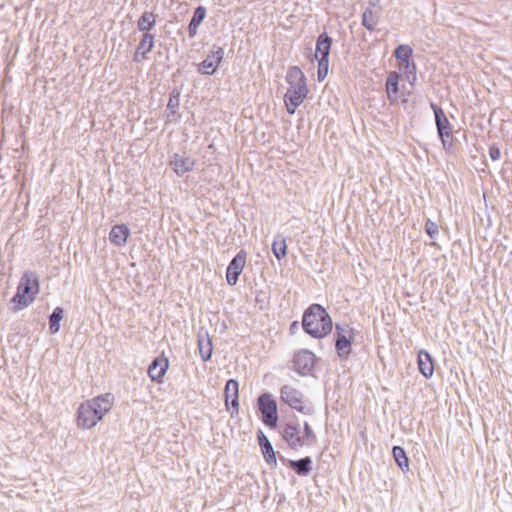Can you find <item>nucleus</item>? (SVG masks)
I'll list each match as a JSON object with an SVG mask.
<instances>
[{"mask_svg": "<svg viewBox=\"0 0 512 512\" xmlns=\"http://www.w3.org/2000/svg\"><path fill=\"white\" fill-rule=\"evenodd\" d=\"M302 328L312 338L322 339L332 332L333 322L322 305L313 303L303 313Z\"/></svg>", "mask_w": 512, "mask_h": 512, "instance_id": "f257e3e1", "label": "nucleus"}, {"mask_svg": "<svg viewBox=\"0 0 512 512\" xmlns=\"http://www.w3.org/2000/svg\"><path fill=\"white\" fill-rule=\"evenodd\" d=\"M286 81L289 87L284 95V103L287 112L293 115L296 109L302 104L308 94V87L306 84V77L298 66L289 68Z\"/></svg>", "mask_w": 512, "mask_h": 512, "instance_id": "f03ea898", "label": "nucleus"}, {"mask_svg": "<svg viewBox=\"0 0 512 512\" xmlns=\"http://www.w3.org/2000/svg\"><path fill=\"white\" fill-rule=\"evenodd\" d=\"M40 285L38 277L33 272H25L20 279L15 295L11 298V303L15 306L14 312L28 307L39 293Z\"/></svg>", "mask_w": 512, "mask_h": 512, "instance_id": "7ed1b4c3", "label": "nucleus"}, {"mask_svg": "<svg viewBox=\"0 0 512 512\" xmlns=\"http://www.w3.org/2000/svg\"><path fill=\"white\" fill-rule=\"evenodd\" d=\"M280 399L291 409L304 415H312L314 413V409L306 396L300 390L291 385H283L281 387Z\"/></svg>", "mask_w": 512, "mask_h": 512, "instance_id": "20e7f679", "label": "nucleus"}, {"mask_svg": "<svg viewBox=\"0 0 512 512\" xmlns=\"http://www.w3.org/2000/svg\"><path fill=\"white\" fill-rule=\"evenodd\" d=\"M279 434L291 450L297 451L307 446L302 437L301 424L295 415L280 425Z\"/></svg>", "mask_w": 512, "mask_h": 512, "instance_id": "39448f33", "label": "nucleus"}, {"mask_svg": "<svg viewBox=\"0 0 512 512\" xmlns=\"http://www.w3.org/2000/svg\"><path fill=\"white\" fill-rule=\"evenodd\" d=\"M430 107L434 112L435 125L442 146L444 150L449 151L453 147L452 125L449 119L447 118L444 110L440 106H438L434 102H431Z\"/></svg>", "mask_w": 512, "mask_h": 512, "instance_id": "423d86ee", "label": "nucleus"}, {"mask_svg": "<svg viewBox=\"0 0 512 512\" xmlns=\"http://www.w3.org/2000/svg\"><path fill=\"white\" fill-rule=\"evenodd\" d=\"M335 351L339 358L348 359L352 352V344L354 341V330L348 324H336L335 333Z\"/></svg>", "mask_w": 512, "mask_h": 512, "instance_id": "0eeeda50", "label": "nucleus"}, {"mask_svg": "<svg viewBox=\"0 0 512 512\" xmlns=\"http://www.w3.org/2000/svg\"><path fill=\"white\" fill-rule=\"evenodd\" d=\"M258 410L261 413L262 422L269 428L275 429L278 425L279 415L277 402L273 396L266 392L257 398Z\"/></svg>", "mask_w": 512, "mask_h": 512, "instance_id": "6e6552de", "label": "nucleus"}, {"mask_svg": "<svg viewBox=\"0 0 512 512\" xmlns=\"http://www.w3.org/2000/svg\"><path fill=\"white\" fill-rule=\"evenodd\" d=\"M247 253L240 250L230 261L226 269V281L230 286L237 284L239 276L246 264Z\"/></svg>", "mask_w": 512, "mask_h": 512, "instance_id": "1a4fd4ad", "label": "nucleus"}, {"mask_svg": "<svg viewBox=\"0 0 512 512\" xmlns=\"http://www.w3.org/2000/svg\"><path fill=\"white\" fill-rule=\"evenodd\" d=\"M224 49L215 47L209 55L198 65V72L204 75H213L224 58Z\"/></svg>", "mask_w": 512, "mask_h": 512, "instance_id": "9d476101", "label": "nucleus"}, {"mask_svg": "<svg viewBox=\"0 0 512 512\" xmlns=\"http://www.w3.org/2000/svg\"><path fill=\"white\" fill-rule=\"evenodd\" d=\"M293 364L298 374L308 375L315 366V355L309 350H301L294 355Z\"/></svg>", "mask_w": 512, "mask_h": 512, "instance_id": "9b49d317", "label": "nucleus"}, {"mask_svg": "<svg viewBox=\"0 0 512 512\" xmlns=\"http://www.w3.org/2000/svg\"><path fill=\"white\" fill-rule=\"evenodd\" d=\"M101 421L97 413L86 402L80 404L77 410V424L84 429H90Z\"/></svg>", "mask_w": 512, "mask_h": 512, "instance_id": "f8f14e48", "label": "nucleus"}, {"mask_svg": "<svg viewBox=\"0 0 512 512\" xmlns=\"http://www.w3.org/2000/svg\"><path fill=\"white\" fill-rule=\"evenodd\" d=\"M86 403L97 413L100 420L111 410L114 404V396L111 393H105L87 400Z\"/></svg>", "mask_w": 512, "mask_h": 512, "instance_id": "ddd939ff", "label": "nucleus"}, {"mask_svg": "<svg viewBox=\"0 0 512 512\" xmlns=\"http://www.w3.org/2000/svg\"><path fill=\"white\" fill-rule=\"evenodd\" d=\"M280 460L287 464V466L292 469L298 476L304 477L308 476L312 471V458L310 456H305L298 460L286 459L282 455H280Z\"/></svg>", "mask_w": 512, "mask_h": 512, "instance_id": "4468645a", "label": "nucleus"}, {"mask_svg": "<svg viewBox=\"0 0 512 512\" xmlns=\"http://www.w3.org/2000/svg\"><path fill=\"white\" fill-rule=\"evenodd\" d=\"M257 440L266 463L270 466L277 465V458L272 443L262 430L257 431Z\"/></svg>", "mask_w": 512, "mask_h": 512, "instance_id": "2eb2a0df", "label": "nucleus"}, {"mask_svg": "<svg viewBox=\"0 0 512 512\" xmlns=\"http://www.w3.org/2000/svg\"><path fill=\"white\" fill-rule=\"evenodd\" d=\"M225 404L228 407L231 405L233 411L239 410V383L236 379H229L226 381L224 388Z\"/></svg>", "mask_w": 512, "mask_h": 512, "instance_id": "dca6fc26", "label": "nucleus"}, {"mask_svg": "<svg viewBox=\"0 0 512 512\" xmlns=\"http://www.w3.org/2000/svg\"><path fill=\"white\" fill-rule=\"evenodd\" d=\"M332 42V38L326 32L321 33L317 37L314 54L317 60H329Z\"/></svg>", "mask_w": 512, "mask_h": 512, "instance_id": "f3484780", "label": "nucleus"}, {"mask_svg": "<svg viewBox=\"0 0 512 512\" xmlns=\"http://www.w3.org/2000/svg\"><path fill=\"white\" fill-rule=\"evenodd\" d=\"M169 368L167 358L157 357L148 367V375L152 381L160 382Z\"/></svg>", "mask_w": 512, "mask_h": 512, "instance_id": "a211bd4d", "label": "nucleus"}, {"mask_svg": "<svg viewBox=\"0 0 512 512\" xmlns=\"http://www.w3.org/2000/svg\"><path fill=\"white\" fill-rule=\"evenodd\" d=\"M196 160L192 157H183L179 154H174L171 160V166L178 176H183L185 173L194 169Z\"/></svg>", "mask_w": 512, "mask_h": 512, "instance_id": "6ab92c4d", "label": "nucleus"}, {"mask_svg": "<svg viewBox=\"0 0 512 512\" xmlns=\"http://www.w3.org/2000/svg\"><path fill=\"white\" fill-rule=\"evenodd\" d=\"M130 229L125 224L114 225L109 233V240L112 244L122 247L127 243Z\"/></svg>", "mask_w": 512, "mask_h": 512, "instance_id": "aec40b11", "label": "nucleus"}, {"mask_svg": "<svg viewBox=\"0 0 512 512\" xmlns=\"http://www.w3.org/2000/svg\"><path fill=\"white\" fill-rule=\"evenodd\" d=\"M418 369L425 378L432 377L434 373V361L429 352L426 350H420L418 352Z\"/></svg>", "mask_w": 512, "mask_h": 512, "instance_id": "412c9836", "label": "nucleus"}, {"mask_svg": "<svg viewBox=\"0 0 512 512\" xmlns=\"http://www.w3.org/2000/svg\"><path fill=\"white\" fill-rule=\"evenodd\" d=\"M198 349L201 356V359L204 362H207L211 359L213 353V345L212 341L208 335V332L204 333L199 332L198 334Z\"/></svg>", "mask_w": 512, "mask_h": 512, "instance_id": "4be33fe9", "label": "nucleus"}, {"mask_svg": "<svg viewBox=\"0 0 512 512\" xmlns=\"http://www.w3.org/2000/svg\"><path fill=\"white\" fill-rule=\"evenodd\" d=\"M206 17V8L202 5L195 8L193 16L188 25L189 37L193 38L197 35L198 27Z\"/></svg>", "mask_w": 512, "mask_h": 512, "instance_id": "5701e85b", "label": "nucleus"}, {"mask_svg": "<svg viewBox=\"0 0 512 512\" xmlns=\"http://www.w3.org/2000/svg\"><path fill=\"white\" fill-rule=\"evenodd\" d=\"M381 15V10H373L371 7H367L362 14V25L368 31H374Z\"/></svg>", "mask_w": 512, "mask_h": 512, "instance_id": "b1692460", "label": "nucleus"}, {"mask_svg": "<svg viewBox=\"0 0 512 512\" xmlns=\"http://www.w3.org/2000/svg\"><path fill=\"white\" fill-rule=\"evenodd\" d=\"M156 25V15L153 12L145 11L137 21V29L143 34L151 33Z\"/></svg>", "mask_w": 512, "mask_h": 512, "instance_id": "393cba45", "label": "nucleus"}, {"mask_svg": "<svg viewBox=\"0 0 512 512\" xmlns=\"http://www.w3.org/2000/svg\"><path fill=\"white\" fill-rule=\"evenodd\" d=\"M385 87L388 99L390 101H395L396 95L399 91V74L396 71H392L388 74Z\"/></svg>", "mask_w": 512, "mask_h": 512, "instance_id": "a878e982", "label": "nucleus"}, {"mask_svg": "<svg viewBox=\"0 0 512 512\" xmlns=\"http://www.w3.org/2000/svg\"><path fill=\"white\" fill-rule=\"evenodd\" d=\"M393 458L402 471L409 470V459L406 451L401 446H394L392 449Z\"/></svg>", "mask_w": 512, "mask_h": 512, "instance_id": "bb28decb", "label": "nucleus"}, {"mask_svg": "<svg viewBox=\"0 0 512 512\" xmlns=\"http://www.w3.org/2000/svg\"><path fill=\"white\" fill-rule=\"evenodd\" d=\"M413 49L407 44H401L394 50V56L400 65L407 64L411 61Z\"/></svg>", "mask_w": 512, "mask_h": 512, "instance_id": "cd10ccee", "label": "nucleus"}, {"mask_svg": "<svg viewBox=\"0 0 512 512\" xmlns=\"http://www.w3.org/2000/svg\"><path fill=\"white\" fill-rule=\"evenodd\" d=\"M272 252L274 256L281 260L287 255L286 239L282 235H277L272 243Z\"/></svg>", "mask_w": 512, "mask_h": 512, "instance_id": "c85d7f7f", "label": "nucleus"}, {"mask_svg": "<svg viewBox=\"0 0 512 512\" xmlns=\"http://www.w3.org/2000/svg\"><path fill=\"white\" fill-rule=\"evenodd\" d=\"M64 310L62 307H56L49 315V330L51 334H56L60 330V322L63 319Z\"/></svg>", "mask_w": 512, "mask_h": 512, "instance_id": "c756f323", "label": "nucleus"}, {"mask_svg": "<svg viewBox=\"0 0 512 512\" xmlns=\"http://www.w3.org/2000/svg\"><path fill=\"white\" fill-rule=\"evenodd\" d=\"M155 46V35L152 33L142 34V37L137 45V48L144 51L146 54L150 53Z\"/></svg>", "mask_w": 512, "mask_h": 512, "instance_id": "7c9ffc66", "label": "nucleus"}, {"mask_svg": "<svg viewBox=\"0 0 512 512\" xmlns=\"http://www.w3.org/2000/svg\"><path fill=\"white\" fill-rule=\"evenodd\" d=\"M301 433L307 446L314 444L317 441V436L307 421L303 422V431H301Z\"/></svg>", "mask_w": 512, "mask_h": 512, "instance_id": "2f4dec72", "label": "nucleus"}, {"mask_svg": "<svg viewBox=\"0 0 512 512\" xmlns=\"http://www.w3.org/2000/svg\"><path fill=\"white\" fill-rule=\"evenodd\" d=\"M400 66L404 70L407 81L411 85H413L417 79L416 64L413 61H410V62H408V66L406 63L403 65H400Z\"/></svg>", "mask_w": 512, "mask_h": 512, "instance_id": "473e14b6", "label": "nucleus"}, {"mask_svg": "<svg viewBox=\"0 0 512 512\" xmlns=\"http://www.w3.org/2000/svg\"><path fill=\"white\" fill-rule=\"evenodd\" d=\"M180 105V90L173 89L167 104V110H177Z\"/></svg>", "mask_w": 512, "mask_h": 512, "instance_id": "72a5a7b5", "label": "nucleus"}, {"mask_svg": "<svg viewBox=\"0 0 512 512\" xmlns=\"http://www.w3.org/2000/svg\"><path fill=\"white\" fill-rule=\"evenodd\" d=\"M329 70V60H318V71H317V77L318 81H323Z\"/></svg>", "mask_w": 512, "mask_h": 512, "instance_id": "f704fd0d", "label": "nucleus"}, {"mask_svg": "<svg viewBox=\"0 0 512 512\" xmlns=\"http://www.w3.org/2000/svg\"><path fill=\"white\" fill-rule=\"evenodd\" d=\"M425 232L430 238H435L439 234V228L436 222L431 219H427L425 223Z\"/></svg>", "mask_w": 512, "mask_h": 512, "instance_id": "c9c22d12", "label": "nucleus"}, {"mask_svg": "<svg viewBox=\"0 0 512 512\" xmlns=\"http://www.w3.org/2000/svg\"><path fill=\"white\" fill-rule=\"evenodd\" d=\"M164 117L166 118V123H176L180 118V114L177 112V110H168Z\"/></svg>", "mask_w": 512, "mask_h": 512, "instance_id": "e433bc0d", "label": "nucleus"}, {"mask_svg": "<svg viewBox=\"0 0 512 512\" xmlns=\"http://www.w3.org/2000/svg\"><path fill=\"white\" fill-rule=\"evenodd\" d=\"M489 156L493 161H497L501 157L500 148L496 144H492L489 147Z\"/></svg>", "mask_w": 512, "mask_h": 512, "instance_id": "4c0bfd02", "label": "nucleus"}, {"mask_svg": "<svg viewBox=\"0 0 512 512\" xmlns=\"http://www.w3.org/2000/svg\"><path fill=\"white\" fill-rule=\"evenodd\" d=\"M146 58H147V54L144 51H142L141 49L136 47V50H135V53L133 56V60L135 62L139 63Z\"/></svg>", "mask_w": 512, "mask_h": 512, "instance_id": "58836bf2", "label": "nucleus"}, {"mask_svg": "<svg viewBox=\"0 0 512 512\" xmlns=\"http://www.w3.org/2000/svg\"><path fill=\"white\" fill-rule=\"evenodd\" d=\"M265 298H266L265 293L262 291H259L256 294L255 301L257 303H260V302H263L265 300Z\"/></svg>", "mask_w": 512, "mask_h": 512, "instance_id": "ea45409f", "label": "nucleus"}, {"mask_svg": "<svg viewBox=\"0 0 512 512\" xmlns=\"http://www.w3.org/2000/svg\"><path fill=\"white\" fill-rule=\"evenodd\" d=\"M298 328V322L294 321L290 325V331L296 330Z\"/></svg>", "mask_w": 512, "mask_h": 512, "instance_id": "a19ab883", "label": "nucleus"}, {"mask_svg": "<svg viewBox=\"0 0 512 512\" xmlns=\"http://www.w3.org/2000/svg\"><path fill=\"white\" fill-rule=\"evenodd\" d=\"M377 3H378V0H370L369 1V7L372 8V7L376 6Z\"/></svg>", "mask_w": 512, "mask_h": 512, "instance_id": "79ce46f5", "label": "nucleus"}]
</instances>
